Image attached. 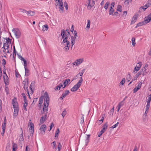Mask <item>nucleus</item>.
Listing matches in <instances>:
<instances>
[{
	"instance_id": "obj_1",
	"label": "nucleus",
	"mask_w": 151,
	"mask_h": 151,
	"mask_svg": "<svg viewBox=\"0 0 151 151\" xmlns=\"http://www.w3.org/2000/svg\"><path fill=\"white\" fill-rule=\"evenodd\" d=\"M45 98L44 99V107L42 114V116L40 118V123L39 125L40 126L42 124L44 123L46 119L47 111L48 109V106L49 103V98L47 92H45L44 94Z\"/></svg>"
},
{
	"instance_id": "obj_2",
	"label": "nucleus",
	"mask_w": 151,
	"mask_h": 151,
	"mask_svg": "<svg viewBox=\"0 0 151 151\" xmlns=\"http://www.w3.org/2000/svg\"><path fill=\"white\" fill-rule=\"evenodd\" d=\"M69 35L70 32L68 29H66V30L63 29L61 30V35L62 36V38L63 39L62 43H65L67 40L68 37Z\"/></svg>"
},
{
	"instance_id": "obj_3",
	"label": "nucleus",
	"mask_w": 151,
	"mask_h": 151,
	"mask_svg": "<svg viewBox=\"0 0 151 151\" xmlns=\"http://www.w3.org/2000/svg\"><path fill=\"white\" fill-rule=\"evenodd\" d=\"M83 81L82 78H80V80L71 89V91L72 92L76 91L81 85Z\"/></svg>"
},
{
	"instance_id": "obj_4",
	"label": "nucleus",
	"mask_w": 151,
	"mask_h": 151,
	"mask_svg": "<svg viewBox=\"0 0 151 151\" xmlns=\"http://www.w3.org/2000/svg\"><path fill=\"white\" fill-rule=\"evenodd\" d=\"M29 80L28 78H25L24 80L22 82V84L24 85L23 88L25 90H26L27 91V93L29 96V92L28 89V87Z\"/></svg>"
},
{
	"instance_id": "obj_5",
	"label": "nucleus",
	"mask_w": 151,
	"mask_h": 151,
	"mask_svg": "<svg viewBox=\"0 0 151 151\" xmlns=\"http://www.w3.org/2000/svg\"><path fill=\"white\" fill-rule=\"evenodd\" d=\"M12 30L17 38L18 39L20 37L21 33L20 30L18 28H14L12 29Z\"/></svg>"
},
{
	"instance_id": "obj_6",
	"label": "nucleus",
	"mask_w": 151,
	"mask_h": 151,
	"mask_svg": "<svg viewBox=\"0 0 151 151\" xmlns=\"http://www.w3.org/2000/svg\"><path fill=\"white\" fill-rule=\"evenodd\" d=\"M87 6V9L88 10L91 9L92 7H93L95 3L94 1H92V0H88L86 2Z\"/></svg>"
},
{
	"instance_id": "obj_7",
	"label": "nucleus",
	"mask_w": 151,
	"mask_h": 151,
	"mask_svg": "<svg viewBox=\"0 0 151 151\" xmlns=\"http://www.w3.org/2000/svg\"><path fill=\"white\" fill-rule=\"evenodd\" d=\"M142 66V63L141 62H139L137 64L136 66L134 68V70L133 73H135L137 72V71L139 70Z\"/></svg>"
},
{
	"instance_id": "obj_8",
	"label": "nucleus",
	"mask_w": 151,
	"mask_h": 151,
	"mask_svg": "<svg viewBox=\"0 0 151 151\" xmlns=\"http://www.w3.org/2000/svg\"><path fill=\"white\" fill-rule=\"evenodd\" d=\"M46 128L47 127L46 125L43 124L41 125L40 129V130L42 134L45 133V131L46 130Z\"/></svg>"
},
{
	"instance_id": "obj_9",
	"label": "nucleus",
	"mask_w": 151,
	"mask_h": 151,
	"mask_svg": "<svg viewBox=\"0 0 151 151\" xmlns=\"http://www.w3.org/2000/svg\"><path fill=\"white\" fill-rule=\"evenodd\" d=\"M30 127L29 128V131L30 133V136H32L34 133V124L32 123H31L30 125Z\"/></svg>"
},
{
	"instance_id": "obj_10",
	"label": "nucleus",
	"mask_w": 151,
	"mask_h": 151,
	"mask_svg": "<svg viewBox=\"0 0 151 151\" xmlns=\"http://www.w3.org/2000/svg\"><path fill=\"white\" fill-rule=\"evenodd\" d=\"M4 83L6 86L8 85L9 84V78L7 75L4 76Z\"/></svg>"
},
{
	"instance_id": "obj_11",
	"label": "nucleus",
	"mask_w": 151,
	"mask_h": 151,
	"mask_svg": "<svg viewBox=\"0 0 151 151\" xmlns=\"http://www.w3.org/2000/svg\"><path fill=\"white\" fill-rule=\"evenodd\" d=\"M14 112L13 114V117L14 118H15L18 114L19 108H14Z\"/></svg>"
},
{
	"instance_id": "obj_12",
	"label": "nucleus",
	"mask_w": 151,
	"mask_h": 151,
	"mask_svg": "<svg viewBox=\"0 0 151 151\" xmlns=\"http://www.w3.org/2000/svg\"><path fill=\"white\" fill-rule=\"evenodd\" d=\"M35 85V82L34 81L32 82L29 87V88L31 90L30 93L32 94L33 92V89Z\"/></svg>"
},
{
	"instance_id": "obj_13",
	"label": "nucleus",
	"mask_w": 151,
	"mask_h": 151,
	"mask_svg": "<svg viewBox=\"0 0 151 151\" xmlns=\"http://www.w3.org/2000/svg\"><path fill=\"white\" fill-rule=\"evenodd\" d=\"M142 85V83L140 82L139 83L138 85L136 86L133 89V93H136L137 91L140 89Z\"/></svg>"
},
{
	"instance_id": "obj_14",
	"label": "nucleus",
	"mask_w": 151,
	"mask_h": 151,
	"mask_svg": "<svg viewBox=\"0 0 151 151\" xmlns=\"http://www.w3.org/2000/svg\"><path fill=\"white\" fill-rule=\"evenodd\" d=\"M150 5L151 4L148 1L147 3L145 4V5L141 7L140 8L143 9L144 10V11H145L146 9L150 6Z\"/></svg>"
},
{
	"instance_id": "obj_15",
	"label": "nucleus",
	"mask_w": 151,
	"mask_h": 151,
	"mask_svg": "<svg viewBox=\"0 0 151 151\" xmlns=\"http://www.w3.org/2000/svg\"><path fill=\"white\" fill-rule=\"evenodd\" d=\"M58 5H59V8L60 10L63 12V3L62 2V1H58Z\"/></svg>"
},
{
	"instance_id": "obj_16",
	"label": "nucleus",
	"mask_w": 151,
	"mask_h": 151,
	"mask_svg": "<svg viewBox=\"0 0 151 151\" xmlns=\"http://www.w3.org/2000/svg\"><path fill=\"white\" fill-rule=\"evenodd\" d=\"M12 151H16L17 149V144L14 142H13L12 144Z\"/></svg>"
},
{
	"instance_id": "obj_17",
	"label": "nucleus",
	"mask_w": 151,
	"mask_h": 151,
	"mask_svg": "<svg viewBox=\"0 0 151 151\" xmlns=\"http://www.w3.org/2000/svg\"><path fill=\"white\" fill-rule=\"evenodd\" d=\"M137 16L136 15H134L132 19V20L131 21L130 24L131 25L132 24L136 22L137 20Z\"/></svg>"
},
{
	"instance_id": "obj_18",
	"label": "nucleus",
	"mask_w": 151,
	"mask_h": 151,
	"mask_svg": "<svg viewBox=\"0 0 151 151\" xmlns=\"http://www.w3.org/2000/svg\"><path fill=\"white\" fill-rule=\"evenodd\" d=\"M12 104L13 108H19L18 104L17 101L13 99L12 100Z\"/></svg>"
},
{
	"instance_id": "obj_19",
	"label": "nucleus",
	"mask_w": 151,
	"mask_h": 151,
	"mask_svg": "<svg viewBox=\"0 0 151 151\" xmlns=\"http://www.w3.org/2000/svg\"><path fill=\"white\" fill-rule=\"evenodd\" d=\"M26 13L27 14L28 16H33L35 14V12L32 11L30 10L27 11Z\"/></svg>"
},
{
	"instance_id": "obj_20",
	"label": "nucleus",
	"mask_w": 151,
	"mask_h": 151,
	"mask_svg": "<svg viewBox=\"0 0 151 151\" xmlns=\"http://www.w3.org/2000/svg\"><path fill=\"white\" fill-rule=\"evenodd\" d=\"M76 65H78L84 61V59L83 58H81L77 59L76 60Z\"/></svg>"
},
{
	"instance_id": "obj_21",
	"label": "nucleus",
	"mask_w": 151,
	"mask_h": 151,
	"mask_svg": "<svg viewBox=\"0 0 151 151\" xmlns=\"http://www.w3.org/2000/svg\"><path fill=\"white\" fill-rule=\"evenodd\" d=\"M108 125L107 122H106L103 126L102 129H101V131H103L104 132L106 130L108 127Z\"/></svg>"
},
{
	"instance_id": "obj_22",
	"label": "nucleus",
	"mask_w": 151,
	"mask_h": 151,
	"mask_svg": "<svg viewBox=\"0 0 151 151\" xmlns=\"http://www.w3.org/2000/svg\"><path fill=\"white\" fill-rule=\"evenodd\" d=\"M151 20V18L150 17H149L148 15L145 17V18L144 20V22H145L146 23V24L149 22H150Z\"/></svg>"
},
{
	"instance_id": "obj_23",
	"label": "nucleus",
	"mask_w": 151,
	"mask_h": 151,
	"mask_svg": "<svg viewBox=\"0 0 151 151\" xmlns=\"http://www.w3.org/2000/svg\"><path fill=\"white\" fill-rule=\"evenodd\" d=\"M9 46L8 45H6L5 50H3L4 52L5 53H9L10 52L9 50Z\"/></svg>"
},
{
	"instance_id": "obj_24",
	"label": "nucleus",
	"mask_w": 151,
	"mask_h": 151,
	"mask_svg": "<svg viewBox=\"0 0 151 151\" xmlns=\"http://www.w3.org/2000/svg\"><path fill=\"white\" fill-rule=\"evenodd\" d=\"M6 39V43H5L4 44H5V45H8L9 46V45L11 43V41H12V39H10L9 38H7Z\"/></svg>"
},
{
	"instance_id": "obj_25",
	"label": "nucleus",
	"mask_w": 151,
	"mask_h": 151,
	"mask_svg": "<svg viewBox=\"0 0 151 151\" xmlns=\"http://www.w3.org/2000/svg\"><path fill=\"white\" fill-rule=\"evenodd\" d=\"M146 24V22L145 23V22H144V21H143L142 22H140L138 23L137 24V25L136 26L135 28H137V27H139L143 25H144V24Z\"/></svg>"
},
{
	"instance_id": "obj_26",
	"label": "nucleus",
	"mask_w": 151,
	"mask_h": 151,
	"mask_svg": "<svg viewBox=\"0 0 151 151\" xmlns=\"http://www.w3.org/2000/svg\"><path fill=\"white\" fill-rule=\"evenodd\" d=\"M51 145L52 146V148L53 149L56 150L57 149L56 147V142L54 141L52 142L51 144Z\"/></svg>"
},
{
	"instance_id": "obj_27",
	"label": "nucleus",
	"mask_w": 151,
	"mask_h": 151,
	"mask_svg": "<svg viewBox=\"0 0 151 151\" xmlns=\"http://www.w3.org/2000/svg\"><path fill=\"white\" fill-rule=\"evenodd\" d=\"M48 29V27L47 24H46L42 26V31L44 32L45 31H47Z\"/></svg>"
},
{
	"instance_id": "obj_28",
	"label": "nucleus",
	"mask_w": 151,
	"mask_h": 151,
	"mask_svg": "<svg viewBox=\"0 0 151 151\" xmlns=\"http://www.w3.org/2000/svg\"><path fill=\"white\" fill-rule=\"evenodd\" d=\"M25 70V76H28L29 75V70L26 67H24Z\"/></svg>"
},
{
	"instance_id": "obj_29",
	"label": "nucleus",
	"mask_w": 151,
	"mask_h": 151,
	"mask_svg": "<svg viewBox=\"0 0 151 151\" xmlns=\"http://www.w3.org/2000/svg\"><path fill=\"white\" fill-rule=\"evenodd\" d=\"M21 129L22 130V133L20 135V136H19L20 137L19 138V140L20 141H23V140H24L22 130V128H21Z\"/></svg>"
},
{
	"instance_id": "obj_30",
	"label": "nucleus",
	"mask_w": 151,
	"mask_h": 151,
	"mask_svg": "<svg viewBox=\"0 0 151 151\" xmlns=\"http://www.w3.org/2000/svg\"><path fill=\"white\" fill-rule=\"evenodd\" d=\"M70 92L68 90L66 91L64 93H63L62 94L63 97H65Z\"/></svg>"
},
{
	"instance_id": "obj_31",
	"label": "nucleus",
	"mask_w": 151,
	"mask_h": 151,
	"mask_svg": "<svg viewBox=\"0 0 151 151\" xmlns=\"http://www.w3.org/2000/svg\"><path fill=\"white\" fill-rule=\"evenodd\" d=\"M114 9L113 8L112 6L110 7V9L109 11V15H111L113 14L114 12Z\"/></svg>"
},
{
	"instance_id": "obj_32",
	"label": "nucleus",
	"mask_w": 151,
	"mask_h": 151,
	"mask_svg": "<svg viewBox=\"0 0 151 151\" xmlns=\"http://www.w3.org/2000/svg\"><path fill=\"white\" fill-rule=\"evenodd\" d=\"M60 133V130L59 128H58L56 131L55 133V137H58L59 134Z\"/></svg>"
},
{
	"instance_id": "obj_33",
	"label": "nucleus",
	"mask_w": 151,
	"mask_h": 151,
	"mask_svg": "<svg viewBox=\"0 0 151 151\" xmlns=\"http://www.w3.org/2000/svg\"><path fill=\"white\" fill-rule=\"evenodd\" d=\"M110 4V3L109 1H107L105 4L104 6V8L106 10H107Z\"/></svg>"
},
{
	"instance_id": "obj_34",
	"label": "nucleus",
	"mask_w": 151,
	"mask_h": 151,
	"mask_svg": "<svg viewBox=\"0 0 151 151\" xmlns=\"http://www.w3.org/2000/svg\"><path fill=\"white\" fill-rule=\"evenodd\" d=\"M85 71V69H83L81 70V71L79 73L80 74V76L81 77L80 78H82V76L83 73H84Z\"/></svg>"
},
{
	"instance_id": "obj_35",
	"label": "nucleus",
	"mask_w": 151,
	"mask_h": 151,
	"mask_svg": "<svg viewBox=\"0 0 151 151\" xmlns=\"http://www.w3.org/2000/svg\"><path fill=\"white\" fill-rule=\"evenodd\" d=\"M27 102H24V103L23 105V109L24 110L26 111L27 110L26 107L27 106Z\"/></svg>"
},
{
	"instance_id": "obj_36",
	"label": "nucleus",
	"mask_w": 151,
	"mask_h": 151,
	"mask_svg": "<svg viewBox=\"0 0 151 151\" xmlns=\"http://www.w3.org/2000/svg\"><path fill=\"white\" fill-rule=\"evenodd\" d=\"M76 37H73V36H72L71 37V42H72V43H75V41L76 39Z\"/></svg>"
},
{
	"instance_id": "obj_37",
	"label": "nucleus",
	"mask_w": 151,
	"mask_h": 151,
	"mask_svg": "<svg viewBox=\"0 0 151 151\" xmlns=\"http://www.w3.org/2000/svg\"><path fill=\"white\" fill-rule=\"evenodd\" d=\"M122 6L121 5H118L117 10L118 11L121 12L122 11Z\"/></svg>"
},
{
	"instance_id": "obj_38",
	"label": "nucleus",
	"mask_w": 151,
	"mask_h": 151,
	"mask_svg": "<svg viewBox=\"0 0 151 151\" xmlns=\"http://www.w3.org/2000/svg\"><path fill=\"white\" fill-rule=\"evenodd\" d=\"M135 39L134 37H132V38L131 40L132 42V45L134 46L136 44V43L135 42Z\"/></svg>"
},
{
	"instance_id": "obj_39",
	"label": "nucleus",
	"mask_w": 151,
	"mask_h": 151,
	"mask_svg": "<svg viewBox=\"0 0 151 151\" xmlns=\"http://www.w3.org/2000/svg\"><path fill=\"white\" fill-rule=\"evenodd\" d=\"M125 100V99H124L123 101H122L121 102L119 103L118 105V106H120V107H121L124 104V102Z\"/></svg>"
},
{
	"instance_id": "obj_40",
	"label": "nucleus",
	"mask_w": 151,
	"mask_h": 151,
	"mask_svg": "<svg viewBox=\"0 0 151 151\" xmlns=\"http://www.w3.org/2000/svg\"><path fill=\"white\" fill-rule=\"evenodd\" d=\"M65 44H64L65 43H63L64 44L65 46L70 47V42L69 41H68L67 40L66 42H65Z\"/></svg>"
},
{
	"instance_id": "obj_41",
	"label": "nucleus",
	"mask_w": 151,
	"mask_h": 151,
	"mask_svg": "<svg viewBox=\"0 0 151 151\" xmlns=\"http://www.w3.org/2000/svg\"><path fill=\"white\" fill-rule=\"evenodd\" d=\"M87 24L86 28L89 29L90 28V20L88 19L87 20Z\"/></svg>"
},
{
	"instance_id": "obj_42",
	"label": "nucleus",
	"mask_w": 151,
	"mask_h": 151,
	"mask_svg": "<svg viewBox=\"0 0 151 151\" xmlns=\"http://www.w3.org/2000/svg\"><path fill=\"white\" fill-rule=\"evenodd\" d=\"M43 98H42L41 97L39 100V105H40L41 106V105L42 104V103L43 102Z\"/></svg>"
},
{
	"instance_id": "obj_43",
	"label": "nucleus",
	"mask_w": 151,
	"mask_h": 151,
	"mask_svg": "<svg viewBox=\"0 0 151 151\" xmlns=\"http://www.w3.org/2000/svg\"><path fill=\"white\" fill-rule=\"evenodd\" d=\"M58 151H60L62 148V145L60 142H59L58 143Z\"/></svg>"
},
{
	"instance_id": "obj_44",
	"label": "nucleus",
	"mask_w": 151,
	"mask_h": 151,
	"mask_svg": "<svg viewBox=\"0 0 151 151\" xmlns=\"http://www.w3.org/2000/svg\"><path fill=\"white\" fill-rule=\"evenodd\" d=\"M142 74V71L140 70L135 75V78L137 79L138 77Z\"/></svg>"
},
{
	"instance_id": "obj_45",
	"label": "nucleus",
	"mask_w": 151,
	"mask_h": 151,
	"mask_svg": "<svg viewBox=\"0 0 151 151\" xmlns=\"http://www.w3.org/2000/svg\"><path fill=\"white\" fill-rule=\"evenodd\" d=\"M68 84V82L67 80H65L63 83V84L64 85V86L63 87V88H64Z\"/></svg>"
},
{
	"instance_id": "obj_46",
	"label": "nucleus",
	"mask_w": 151,
	"mask_h": 151,
	"mask_svg": "<svg viewBox=\"0 0 151 151\" xmlns=\"http://www.w3.org/2000/svg\"><path fill=\"white\" fill-rule=\"evenodd\" d=\"M66 113L67 112L66 111L65 109H64L62 113V116L63 118H64V117L65 116Z\"/></svg>"
},
{
	"instance_id": "obj_47",
	"label": "nucleus",
	"mask_w": 151,
	"mask_h": 151,
	"mask_svg": "<svg viewBox=\"0 0 151 151\" xmlns=\"http://www.w3.org/2000/svg\"><path fill=\"white\" fill-rule=\"evenodd\" d=\"M148 65L146 64L145 65V67L144 68H142L141 70L143 71L144 70V71H145L146 70V68L147 67Z\"/></svg>"
},
{
	"instance_id": "obj_48",
	"label": "nucleus",
	"mask_w": 151,
	"mask_h": 151,
	"mask_svg": "<svg viewBox=\"0 0 151 151\" xmlns=\"http://www.w3.org/2000/svg\"><path fill=\"white\" fill-rule=\"evenodd\" d=\"M125 82V79L124 78H123L122 79V81L120 82L119 83L120 84H121L122 85H124V83Z\"/></svg>"
},
{
	"instance_id": "obj_49",
	"label": "nucleus",
	"mask_w": 151,
	"mask_h": 151,
	"mask_svg": "<svg viewBox=\"0 0 151 151\" xmlns=\"http://www.w3.org/2000/svg\"><path fill=\"white\" fill-rule=\"evenodd\" d=\"M70 47L65 46L63 48L65 52H67L69 50Z\"/></svg>"
},
{
	"instance_id": "obj_50",
	"label": "nucleus",
	"mask_w": 151,
	"mask_h": 151,
	"mask_svg": "<svg viewBox=\"0 0 151 151\" xmlns=\"http://www.w3.org/2000/svg\"><path fill=\"white\" fill-rule=\"evenodd\" d=\"M15 76L16 77H19L20 76V74L17 71H15Z\"/></svg>"
},
{
	"instance_id": "obj_51",
	"label": "nucleus",
	"mask_w": 151,
	"mask_h": 151,
	"mask_svg": "<svg viewBox=\"0 0 151 151\" xmlns=\"http://www.w3.org/2000/svg\"><path fill=\"white\" fill-rule=\"evenodd\" d=\"M2 65L3 66H4L6 64V61L4 59H3L2 60Z\"/></svg>"
},
{
	"instance_id": "obj_52",
	"label": "nucleus",
	"mask_w": 151,
	"mask_h": 151,
	"mask_svg": "<svg viewBox=\"0 0 151 151\" xmlns=\"http://www.w3.org/2000/svg\"><path fill=\"white\" fill-rule=\"evenodd\" d=\"M19 9L22 12L25 13H27V11H26L24 9H22V8H19Z\"/></svg>"
},
{
	"instance_id": "obj_53",
	"label": "nucleus",
	"mask_w": 151,
	"mask_h": 151,
	"mask_svg": "<svg viewBox=\"0 0 151 151\" xmlns=\"http://www.w3.org/2000/svg\"><path fill=\"white\" fill-rule=\"evenodd\" d=\"M84 122V117H83V116L81 118L80 123L81 124H82Z\"/></svg>"
},
{
	"instance_id": "obj_54",
	"label": "nucleus",
	"mask_w": 151,
	"mask_h": 151,
	"mask_svg": "<svg viewBox=\"0 0 151 151\" xmlns=\"http://www.w3.org/2000/svg\"><path fill=\"white\" fill-rule=\"evenodd\" d=\"M80 77V74H79L78 73L77 75L76 76H75L74 78H73V80H75V79H76L77 78H80V77Z\"/></svg>"
},
{
	"instance_id": "obj_55",
	"label": "nucleus",
	"mask_w": 151,
	"mask_h": 151,
	"mask_svg": "<svg viewBox=\"0 0 151 151\" xmlns=\"http://www.w3.org/2000/svg\"><path fill=\"white\" fill-rule=\"evenodd\" d=\"M130 1H131L132 0H130ZM130 0H126L125 1L124 3L126 4H128L129 3Z\"/></svg>"
},
{
	"instance_id": "obj_56",
	"label": "nucleus",
	"mask_w": 151,
	"mask_h": 151,
	"mask_svg": "<svg viewBox=\"0 0 151 151\" xmlns=\"http://www.w3.org/2000/svg\"><path fill=\"white\" fill-rule=\"evenodd\" d=\"M22 61H23L25 59L21 56V55H19L18 57Z\"/></svg>"
},
{
	"instance_id": "obj_57",
	"label": "nucleus",
	"mask_w": 151,
	"mask_h": 151,
	"mask_svg": "<svg viewBox=\"0 0 151 151\" xmlns=\"http://www.w3.org/2000/svg\"><path fill=\"white\" fill-rule=\"evenodd\" d=\"M73 35H74V36L73 37H78L77 36V32L75 30L74 31V32L73 33Z\"/></svg>"
},
{
	"instance_id": "obj_58",
	"label": "nucleus",
	"mask_w": 151,
	"mask_h": 151,
	"mask_svg": "<svg viewBox=\"0 0 151 151\" xmlns=\"http://www.w3.org/2000/svg\"><path fill=\"white\" fill-rule=\"evenodd\" d=\"M119 124V122H117L116 124H115L112 127V128H115L118 125V124Z\"/></svg>"
},
{
	"instance_id": "obj_59",
	"label": "nucleus",
	"mask_w": 151,
	"mask_h": 151,
	"mask_svg": "<svg viewBox=\"0 0 151 151\" xmlns=\"http://www.w3.org/2000/svg\"><path fill=\"white\" fill-rule=\"evenodd\" d=\"M60 89V86L58 85L55 88V90H59Z\"/></svg>"
},
{
	"instance_id": "obj_60",
	"label": "nucleus",
	"mask_w": 151,
	"mask_h": 151,
	"mask_svg": "<svg viewBox=\"0 0 151 151\" xmlns=\"http://www.w3.org/2000/svg\"><path fill=\"white\" fill-rule=\"evenodd\" d=\"M24 63V67H26L27 66V61L25 60L23 61Z\"/></svg>"
},
{
	"instance_id": "obj_61",
	"label": "nucleus",
	"mask_w": 151,
	"mask_h": 151,
	"mask_svg": "<svg viewBox=\"0 0 151 151\" xmlns=\"http://www.w3.org/2000/svg\"><path fill=\"white\" fill-rule=\"evenodd\" d=\"M6 124L5 123H3L2 124V129H5Z\"/></svg>"
},
{
	"instance_id": "obj_62",
	"label": "nucleus",
	"mask_w": 151,
	"mask_h": 151,
	"mask_svg": "<svg viewBox=\"0 0 151 151\" xmlns=\"http://www.w3.org/2000/svg\"><path fill=\"white\" fill-rule=\"evenodd\" d=\"M54 126V124L52 122L51 124L50 125V129L49 130V131H50L51 130L52 127Z\"/></svg>"
},
{
	"instance_id": "obj_63",
	"label": "nucleus",
	"mask_w": 151,
	"mask_h": 151,
	"mask_svg": "<svg viewBox=\"0 0 151 151\" xmlns=\"http://www.w3.org/2000/svg\"><path fill=\"white\" fill-rule=\"evenodd\" d=\"M104 132L103 131H101L99 132V134H98V137H100L102 134L103 133H104Z\"/></svg>"
},
{
	"instance_id": "obj_64",
	"label": "nucleus",
	"mask_w": 151,
	"mask_h": 151,
	"mask_svg": "<svg viewBox=\"0 0 151 151\" xmlns=\"http://www.w3.org/2000/svg\"><path fill=\"white\" fill-rule=\"evenodd\" d=\"M151 101V94L150 95V96L148 97V99L147 100V101L150 102Z\"/></svg>"
}]
</instances>
